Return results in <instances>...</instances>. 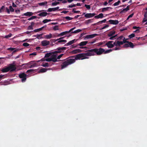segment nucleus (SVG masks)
I'll list each match as a JSON object with an SVG mask.
<instances>
[{"instance_id":"obj_1","label":"nucleus","mask_w":147,"mask_h":147,"mask_svg":"<svg viewBox=\"0 0 147 147\" xmlns=\"http://www.w3.org/2000/svg\"><path fill=\"white\" fill-rule=\"evenodd\" d=\"M66 49V48L65 47H58L56 49V51H54L45 54V57L47 58L49 57L52 54H54L58 53H59L61 52H63V51L65 50Z\"/></svg>"},{"instance_id":"obj_2","label":"nucleus","mask_w":147,"mask_h":147,"mask_svg":"<svg viewBox=\"0 0 147 147\" xmlns=\"http://www.w3.org/2000/svg\"><path fill=\"white\" fill-rule=\"evenodd\" d=\"M76 61L74 59H67L61 65V68L63 69L66 67L67 66L74 63Z\"/></svg>"},{"instance_id":"obj_3","label":"nucleus","mask_w":147,"mask_h":147,"mask_svg":"<svg viewBox=\"0 0 147 147\" xmlns=\"http://www.w3.org/2000/svg\"><path fill=\"white\" fill-rule=\"evenodd\" d=\"M87 52L85 53H81L76 55L75 59L76 60L80 59L81 58V60L84 59H88L89 57L87 55Z\"/></svg>"},{"instance_id":"obj_4","label":"nucleus","mask_w":147,"mask_h":147,"mask_svg":"<svg viewBox=\"0 0 147 147\" xmlns=\"http://www.w3.org/2000/svg\"><path fill=\"white\" fill-rule=\"evenodd\" d=\"M117 41L114 42L113 41H108L104 45L102 46H107L109 48H111L114 47V46L119 47V46L117 45Z\"/></svg>"},{"instance_id":"obj_5","label":"nucleus","mask_w":147,"mask_h":147,"mask_svg":"<svg viewBox=\"0 0 147 147\" xmlns=\"http://www.w3.org/2000/svg\"><path fill=\"white\" fill-rule=\"evenodd\" d=\"M96 48L88 50L86 51L88 56H94L96 54Z\"/></svg>"},{"instance_id":"obj_6","label":"nucleus","mask_w":147,"mask_h":147,"mask_svg":"<svg viewBox=\"0 0 147 147\" xmlns=\"http://www.w3.org/2000/svg\"><path fill=\"white\" fill-rule=\"evenodd\" d=\"M8 67L9 71L11 72L15 71L16 69V65L14 63L9 64Z\"/></svg>"},{"instance_id":"obj_7","label":"nucleus","mask_w":147,"mask_h":147,"mask_svg":"<svg viewBox=\"0 0 147 147\" xmlns=\"http://www.w3.org/2000/svg\"><path fill=\"white\" fill-rule=\"evenodd\" d=\"M38 13H39L38 14V15L42 17L45 16L48 14V13L45 10L39 11L37 12L36 13L37 14Z\"/></svg>"},{"instance_id":"obj_8","label":"nucleus","mask_w":147,"mask_h":147,"mask_svg":"<svg viewBox=\"0 0 147 147\" xmlns=\"http://www.w3.org/2000/svg\"><path fill=\"white\" fill-rule=\"evenodd\" d=\"M27 75L24 73L20 74L19 75V77L20 78H22V82H25L26 80Z\"/></svg>"},{"instance_id":"obj_9","label":"nucleus","mask_w":147,"mask_h":147,"mask_svg":"<svg viewBox=\"0 0 147 147\" xmlns=\"http://www.w3.org/2000/svg\"><path fill=\"white\" fill-rule=\"evenodd\" d=\"M128 39H125V38L123 37V41L122 42H119V41H117V45L119 46V47H121V45H123L124 43H128L129 41H127V40Z\"/></svg>"},{"instance_id":"obj_10","label":"nucleus","mask_w":147,"mask_h":147,"mask_svg":"<svg viewBox=\"0 0 147 147\" xmlns=\"http://www.w3.org/2000/svg\"><path fill=\"white\" fill-rule=\"evenodd\" d=\"M96 54L97 55H101L105 51V49L101 48H96Z\"/></svg>"},{"instance_id":"obj_11","label":"nucleus","mask_w":147,"mask_h":147,"mask_svg":"<svg viewBox=\"0 0 147 147\" xmlns=\"http://www.w3.org/2000/svg\"><path fill=\"white\" fill-rule=\"evenodd\" d=\"M98 35V34H96L88 35L86 36L85 38H86L88 39L92 38L97 36Z\"/></svg>"},{"instance_id":"obj_12","label":"nucleus","mask_w":147,"mask_h":147,"mask_svg":"<svg viewBox=\"0 0 147 147\" xmlns=\"http://www.w3.org/2000/svg\"><path fill=\"white\" fill-rule=\"evenodd\" d=\"M95 14L94 13H88L85 15V17L87 18H90L95 16Z\"/></svg>"},{"instance_id":"obj_13","label":"nucleus","mask_w":147,"mask_h":147,"mask_svg":"<svg viewBox=\"0 0 147 147\" xmlns=\"http://www.w3.org/2000/svg\"><path fill=\"white\" fill-rule=\"evenodd\" d=\"M59 7H56L53 8H49L47 10V12H51L52 11H55L59 9Z\"/></svg>"},{"instance_id":"obj_14","label":"nucleus","mask_w":147,"mask_h":147,"mask_svg":"<svg viewBox=\"0 0 147 147\" xmlns=\"http://www.w3.org/2000/svg\"><path fill=\"white\" fill-rule=\"evenodd\" d=\"M51 61L53 62H56L57 61V55H53L51 57Z\"/></svg>"},{"instance_id":"obj_15","label":"nucleus","mask_w":147,"mask_h":147,"mask_svg":"<svg viewBox=\"0 0 147 147\" xmlns=\"http://www.w3.org/2000/svg\"><path fill=\"white\" fill-rule=\"evenodd\" d=\"M49 42L47 40H43L41 42L42 45L43 46H46L49 44Z\"/></svg>"},{"instance_id":"obj_16","label":"nucleus","mask_w":147,"mask_h":147,"mask_svg":"<svg viewBox=\"0 0 147 147\" xmlns=\"http://www.w3.org/2000/svg\"><path fill=\"white\" fill-rule=\"evenodd\" d=\"M76 41L77 40L76 39H74L73 40H72L69 41L68 42L65 44V46H67L71 45L73 44L75 42H76Z\"/></svg>"},{"instance_id":"obj_17","label":"nucleus","mask_w":147,"mask_h":147,"mask_svg":"<svg viewBox=\"0 0 147 147\" xmlns=\"http://www.w3.org/2000/svg\"><path fill=\"white\" fill-rule=\"evenodd\" d=\"M82 52V50L79 49H76L72 51L71 53L73 54H76Z\"/></svg>"},{"instance_id":"obj_18","label":"nucleus","mask_w":147,"mask_h":147,"mask_svg":"<svg viewBox=\"0 0 147 147\" xmlns=\"http://www.w3.org/2000/svg\"><path fill=\"white\" fill-rule=\"evenodd\" d=\"M68 32L69 31H67L62 32L59 34H57V37H59L64 36L66 34H67L69 33V32Z\"/></svg>"},{"instance_id":"obj_19","label":"nucleus","mask_w":147,"mask_h":147,"mask_svg":"<svg viewBox=\"0 0 147 147\" xmlns=\"http://www.w3.org/2000/svg\"><path fill=\"white\" fill-rule=\"evenodd\" d=\"M33 14L34 13L31 12H27L26 13H24L22 16L30 17L33 15Z\"/></svg>"},{"instance_id":"obj_20","label":"nucleus","mask_w":147,"mask_h":147,"mask_svg":"<svg viewBox=\"0 0 147 147\" xmlns=\"http://www.w3.org/2000/svg\"><path fill=\"white\" fill-rule=\"evenodd\" d=\"M109 22H110V24H117L119 22L117 20H110L109 21Z\"/></svg>"},{"instance_id":"obj_21","label":"nucleus","mask_w":147,"mask_h":147,"mask_svg":"<svg viewBox=\"0 0 147 147\" xmlns=\"http://www.w3.org/2000/svg\"><path fill=\"white\" fill-rule=\"evenodd\" d=\"M88 42L87 41H82L80 42V43L78 44V45L80 46H83L86 45Z\"/></svg>"},{"instance_id":"obj_22","label":"nucleus","mask_w":147,"mask_h":147,"mask_svg":"<svg viewBox=\"0 0 147 147\" xmlns=\"http://www.w3.org/2000/svg\"><path fill=\"white\" fill-rule=\"evenodd\" d=\"M1 71L3 73L7 72L9 71L8 67L3 68L1 70Z\"/></svg>"},{"instance_id":"obj_23","label":"nucleus","mask_w":147,"mask_h":147,"mask_svg":"<svg viewBox=\"0 0 147 147\" xmlns=\"http://www.w3.org/2000/svg\"><path fill=\"white\" fill-rule=\"evenodd\" d=\"M115 31H111L108 34V36L109 37H110L114 36V35L115 34Z\"/></svg>"},{"instance_id":"obj_24","label":"nucleus","mask_w":147,"mask_h":147,"mask_svg":"<svg viewBox=\"0 0 147 147\" xmlns=\"http://www.w3.org/2000/svg\"><path fill=\"white\" fill-rule=\"evenodd\" d=\"M106 19H104V20L102 21H100L99 22H97L96 23L94 24L93 25H99L102 24V23H105L106 22Z\"/></svg>"},{"instance_id":"obj_25","label":"nucleus","mask_w":147,"mask_h":147,"mask_svg":"<svg viewBox=\"0 0 147 147\" xmlns=\"http://www.w3.org/2000/svg\"><path fill=\"white\" fill-rule=\"evenodd\" d=\"M49 69H47L45 68H42L41 69H40L39 71H38V73H44L46 72L47 70Z\"/></svg>"},{"instance_id":"obj_26","label":"nucleus","mask_w":147,"mask_h":147,"mask_svg":"<svg viewBox=\"0 0 147 147\" xmlns=\"http://www.w3.org/2000/svg\"><path fill=\"white\" fill-rule=\"evenodd\" d=\"M112 8L111 7H104L102 9V12H104L108 11Z\"/></svg>"},{"instance_id":"obj_27","label":"nucleus","mask_w":147,"mask_h":147,"mask_svg":"<svg viewBox=\"0 0 147 147\" xmlns=\"http://www.w3.org/2000/svg\"><path fill=\"white\" fill-rule=\"evenodd\" d=\"M94 17L96 18H101L103 17V14L102 13L99 14L98 15L95 16Z\"/></svg>"},{"instance_id":"obj_28","label":"nucleus","mask_w":147,"mask_h":147,"mask_svg":"<svg viewBox=\"0 0 147 147\" xmlns=\"http://www.w3.org/2000/svg\"><path fill=\"white\" fill-rule=\"evenodd\" d=\"M47 3V1H44L43 2L40 3H38V5L40 6H44L46 5Z\"/></svg>"},{"instance_id":"obj_29","label":"nucleus","mask_w":147,"mask_h":147,"mask_svg":"<svg viewBox=\"0 0 147 147\" xmlns=\"http://www.w3.org/2000/svg\"><path fill=\"white\" fill-rule=\"evenodd\" d=\"M123 36H120L117 38V40L115 41H119V42H122L121 40L123 39Z\"/></svg>"},{"instance_id":"obj_30","label":"nucleus","mask_w":147,"mask_h":147,"mask_svg":"<svg viewBox=\"0 0 147 147\" xmlns=\"http://www.w3.org/2000/svg\"><path fill=\"white\" fill-rule=\"evenodd\" d=\"M105 41H104L103 42H98L97 44V45L98 46H101V47H102V46L104 45L105 44Z\"/></svg>"},{"instance_id":"obj_31","label":"nucleus","mask_w":147,"mask_h":147,"mask_svg":"<svg viewBox=\"0 0 147 147\" xmlns=\"http://www.w3.org/2000/svg\"><path fill=\"white\" fill-rule=\"evenodd\" d=\"M44 27L45 26H44L39 28L35 29L34 30V32H39L41 30H42Z\"/></svg>"},{"instance_id":"obj_32","label":"nucleus","mask_w":147,"mask_h":147,"mask_svg":"<svg viewBox=\"0 0 147 147\" xmlns=\"http://www.w3.org/2000/svg\"><path fill=\"white\" fill-rule=\"evenodd\" d=\"M52 37V35L51 34H47L45 36V38L46 39H50Z\"/></svg>"},{"instance_id":"obj_33","label":"nucleus","mask_w":147,"mask_h":147,"mask_svg":"<svg viewBox=\"0 0 147 147\" xmlns=\"http://www.w3.org/2000/svg\"><path fill=\"white\" fill-rule=\"evenodd\" d=\"M127 43H129V47H130L131 48H133L134 46V45L133 43L131 42H130L128 41Z\"/></svg>"},{"instance_id":"obj_34","label":"nucleus","mask_w":147,"mask_h":147,"mask_svg":"<svg viewBox=\"0 0 147 147\" xmlns=\"http://www.w3.org/2000/svg\"><path fill=\"white\" fill-rule=\"evenodd\" d=\"M93 19H90L86 21L85 22V23L87 24H89L90 23H91L92 22Z\"/></svg>"},{"instance_id":"obj_35","label":"nucleus","mask_w":147,"mask_h":147,"mask_svg":"<svg viewBox=\"0 0 147 147\" xmlns=\"http://www.w3.org/2000/svg\"><path fill=\"white\" fill-rule=\"evenodd\" d=\"M5 7L4 6H3L0 9V13H1L5 11Z\"/></svg>"},{"instance_id":"obj_36","label":"nucleus","mask_w":147,"mask_h":147,"mask_svg":"<svg viewBox=\"0 0 147 147\" xmlns=\"http://www.w3.org/2000/svg\"><path fill=\"white\" fill-rule=\"evenodd\" d=\"M41 65L43 67H48L51 66L50 65H49L48 63H43Z\"/></svg>"},{"instance_id":"obj_37","label":"nucleus","mask_w":147,"mask_h":147,"mask_svg":"<svg viewBox=\"0 0 147 147\" xmlns=\"http://www.w3.org/2000/svg\"><path fill=\"white\" fill-rule=\"evenodd\" d=\"M82 31V30L80 29H78L76 30H75L74 31H72L71 32V33H76L78 32H79Z\"/></svg>"},{"instance_id":"obj_38","label":"nucleus","mask_w":147,"mask_h":147,"mask_svg":"<svg viewBox=\"0 0 147 147\" xmlns=\"http://www.w3.org/2000/svg\"><path fill=\"white\" fill-rule=\"evenodd\" d=\"M59 4V2H58L55 1L52 3L51 5L52 6H56L57 5Z\"/></svg>"},{"instance_id":"obj_39","label":"nucleus","mask_w":147,"mask_h":147,"mask_svg":"<svg viewBox=\"0 0 147 147\" xmlns=\"http://www.w3.org/2000/svg\"><path fill=\"white\" fill-rule=\"evenodd\" d=\"M36 69H30L26 71L27 73H31L32 72H36Z\"/></svg>"},{"instance_id":"obj_40","label":"nucleus","mask_w":147,"mask_h":147,"mask_svg":"<svg viewBox=\"0 0 147 147\" xmlns=\"http://www.w3.org/2000/svg\"><path fill=\"white\" fill-rule=\"evenodd\" d=\"M129 9V6H127L126 8L123 9L122 10V11L123 12H126L127 11H128Z\"/></svg>"},{"instance_id":"obj_41","label":"nucleus","mask_w":147,"mask_h":147,"mask_svg":"<svg viewBox=\"0 0 147 147\" xmlns=\"http://www.w3.org/2000/svg\"><path fill=\"white\" fill-rule=\"evenodd\" d=\"M121 3L120 1L119 0L117 2L115 3L113 5L114 6H117L119 5Z\"/></svg>"},{"instance_id":"obj_42","label":"nucleus","mask_w":147,"mask_h":147,"mask_svg":"<svg viewBox=\"0 0 147 147\" xmlns=\"http://www.w3.org/2000/svg\"><path fill=\"white\" fill-rule=\"evenodd\" d=\"M113 50L112 49H110L108 50H107L106 51L105 50V51L104 52L105 54H107L110 53V52L112 51Z\"/></svg>"},{"instance_id":"obj_43","label":"nucleus","mask_w":147,"mask_h":147,"mask_svg":"<svg viewBox=\"0 0 147 147\" xmlns=\"http://www.w3.org/2000/svg\"><path fill=\"white\" fill-rule=\"evenodd\" d=\"M117 36V35H114V36H110V38H109V40H114V39H115V37Z\"/></svg>"},{"instance_id":"obj_44","label":"nucleus","mask_w":147,"mask_h":147,"mask_svg":"<svg viewBox=\"0 0 147 147\" xmlns=\"http://www.w3.org/2000/svg\"><path fill=\"white\" fill-rule=\"evenodd\" d=\"M120 47H116L115 48H113V50H118L121 49Z\"/></svg>"},{"instance_id":"obj_45","label":"nucleus","mask_w":147,"mask_h":147,"mask_svg":"<svg viewBox=\"0 0 147 147\" xmlns=\"http://www.w3.org/2000/svg\"><path fill=\"white\" fill-rule=\"evenodd\" d=\"M43 35V34H40L37 35V38L38 39H39L42 38V36Z\"/></svg>"},{"instance_id":"obj_46","label":"nucleus","mask_w":147,"mask_h":147,"mask_svg":"<svg viewBox=\"0 0 147 147\" xmlns=\"http://www.w3.org/2000/svg\"><path fill=\"white\" fill-rule=\"evenodd\" d=\"M135 34H131L128 36V37L129 38H131L135 36Z\"/></svg>"},{"instance_id":"obj_47","label":"nucleus","mask_w":147,"mask_h":147,"mask_svg":"<svg viewBox=\"0 0 147 147\" xmlns=\"http://www.w3.org/2000/svg\"><path fill=\"white\" fill-rule=\"evenodd\" d=\"M129 47V45L128 43H125L123 46V48H127Z\"/></svg>"},{"instance_id":"obj_48","label":"nucleus","mask_w":147,"mask_h":147,"mask_svg":"<svg viewBox=\"0 0 147 147\" xmlns=\"http://www.w3.org/2000/svg\"><path fill=\"white\" fill-rule=\"evenodd\" d=\"M23 45L24 47H26L29 46L30 45V44L27 43L25 42L23 44Z\"/></svg>"},{"instance_id":"obj_49","label":"nucleus","mask_w":147,"mask_h":147,"mask_svg":"<svg viewBox=\"0 0 147 147\" xmlns=\"http://www.w3.org/2000/svg\"><path fill=\"white\" fill-rule=\"evenodd\" d=\"M57 1H61L63 3H65L67 2V0H57Z\"/></svg>"},{"instance_id":"obj_50","label":"nucleus","mask_w":147,"mask_h":147,"mask_svg":"<svg viewBox=\"0 0 147 147\" xmlns=\"http://www.w3.org/2000/svg\"><path fill=\"white\" fill-rule=\"evenodd\" d=\"M76 6V5L74 4H72L71 5H69L68 7L69 8H72L73 7H75Z\"/></svg>"},{"instance_id":"obj_51","label":"nucleus","mask_w":147,"mask_h":147,"mask_svg":"<svg viewBox=\"0 0 147 147\" xmlns=\"http://www.w3.org/2000/svg\"><path fill=\"white\" fill-rule=\"evenodd\" d=\"M11 35H11V34L10 33L8 35L5 36V38H10L11 36Z\"/></svg>"},{"instance_id":"obj_52","label":"nucleus","mask_w":147,"mask_h":147,"mask_svg":"<svg viewBox=\"0 0 147 147\" xmlns=\"http://www.w3.org/2000/svg\"><path fill=\"white\" fill-rule=\"evenodd\" d=\"M36 66V63H34L33 65H30L29 67L30 68H31L32 67H35Z\"/></svg>"},{"instance_id":"obj_53","label":"nucleus","mask_w":147,"mask_h":147,"mask_svg":"<svg viewBox=\"0 0 147 147\" xmlns=\"http://www.w3.org/2000/svg\"><path fill=\"white\" fill-rule=\"evenodd\" d=\"M9 10H10V11H11V12H13L14 11V9H13V8L11 6H9Z\"/></svg>"},{"instance_id":"obj_54","label":"nucleus","mask_w":147,"mask_h":147,"mask_svg":"<svg viewBox=\"0 0 147 147\" xmlns=\"http://www.w3.org/2000/svg\"><path fill=\"white\" fill-rule=\"evenodd\" d=\"M33 26H32L30 25L29 26L28 28V30H33Z\"/></svg>"},{"instance_id":"obj_55","label":"nucleus","mask_w":147,"mask_h":147,"mask_svg":"<svg viewBox=\"0 0 147 147\" xmlns=\"http://www.w3.org/2000/svg\"><path fill=\"white\" fill-rule=\"evenodd\" d=\"M64 55L63 54H60V55H59L57 57V59H60V58Z\"/></svg>"},{"instance_id":"obj_56","label":"nucleus","mask_w":147,"mask_h":147,"mask_svg":"<svg viewBox=\"0 0 147 147\" xmlns=\"http://www.w3.org/2000/svg\"><path fill=\"white\" fill-rule=\"evenodd\" d=\"M5 12L7 13H9L10 11L9 9L6 7V8Z\"/></svg>"},{"instance_id":"obj_57","label":"nucleus","mask_w":147,"mask_h":147,"mask_svg":"<svg viewBox=\"0 0 147 147\" xmlns=\"http://www.w3.org/2000/svg\"><path fill=\"white\" fill-rule=\"evenodd\" d=\"M85 6L86 7L87 9H90V5H85Z\"/></svg>"},{"instance_id":"obj_58","label":"nucleus","mask_w":147,"mask_h":147,"mask_svg":"<svg viewBox=\"0 0 147 147\" xmlns=\"http://www.w3.org/2000/svg\"><path fill=\"white\" fill-rule=\"evenodd\" d=\"M53 30H58V26H55L53 28Z\"/></svg>"},{"instance_id":"obj_59","label":"nucleus","mask_w":147,"mask_h":147,"mask_svg":"<svg viewBox=\"0 0 147 147\" xmlns=\"http://www.w3.org/2000/svg\"><path fill=\"white\" fill-rule=\"evenodd\" d=\"M109 26L108 25H107L105 26H104V27H103L101 29V30H103V29H104L107 28Z\"/></svg>"},{"instance_id":"obj_60","label":"nucleus","mask_w":147,"mask_h":147,"mask_svg":"<svg viewBox=\"0 0 147 147\" xmlns=\"http://www.w3.org/2000/svg\"><path fill=\"white\" fill-rule=\"evenodd\" d=\"M45 61L47 62H49L51 61V58H47L45 59Z\"/></svg>"},{"instance_id":"obj_61","label":"nucleus","mask_w":147,"mask_h":147,"mask_svg":"<svg viewBox=\"0 0 147 147\" xmlns=\"http://www.w3.org/2000/svg\"><path fill=\"white\" fill-rule=\"evenodd\" d=\"M63 42V40H61L58 41L56 43V44H58L59 43H60Z\"/></svg>"},{"instance_id":"obj_62","label":"nucleus","mask_w":147,"mask_h":147,"mask_svg":"<svg viewBox=\"0 0 147 147\" xmlns=\"http://www.w3.org/2000/svg\"><path fill=\"white\" fill-rule=\"evenodd\" d=\"M15 49L13 48L10 47L9 48H8L7 49L8 50H10L11 51H13Z\"/></svg>"},{"instance_id":"obj_63","label":"nucleus","mask_w":147,"mask_h":147,"mask_svg":"<svg viewBox=\"0 0 147 147\" xmlns=\"http://www.w3.org/2000/svg\"><path fill=\"white\" fill-rule=\"evenodd\" d=\"M133 15H134V13H132V14H131V15H130L127 18H130L132 17V16H133Z\"/></svg>"},{"instance_id":"obj_64","label":"nucleus","mask_w":147,"mask_h":147,"mask_svg":"<svg viewBox=\"0 0 147 147\" xmlns=\"http://www.w3.org/2000/svg\"><path fill=\"white\" fill-rule=\"evenodd\" d=\"M140 27H137L136 26H133V28L134 29H140Z\"/></svg>"}]
</instances>
